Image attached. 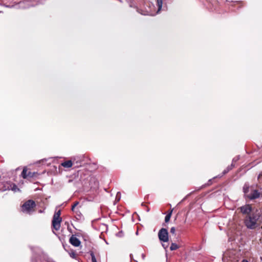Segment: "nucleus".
<instances>
[{"mask_svg":"<svg viewBox=\"0 0 262 262\" xmlns=\"http://www.w3.org/2000/svg\"><path fill=\"white\" fill-rule=\"evenodd\" d=\"M62 219L60 217L58 214H54L53 219L52 220V227L55 230H58L60 227V223L61 222Z\"/></svg>","mask_w":262,"mask_h":262,"instance_id":"nucleus-3","label":"nucleus"},{"mask_svg":"<svg viewBox=\"0 0 262 262\" xmlns=\"http://www.w3.org/2000/svg\"><path fill=\"white\" fill-rule=\"evenodd\" d=\"M163 4V0H157V5L158 6V10L157 13H158L161 10Z\"/></svg>","mask_w":262,"mask_h":262,"instance_id":"nucleus-12","label":"nucleus"},{"mask_svg":"<svg viewBox=\"0 0 262 262\" xmlns=\"http://www.w3.org/2000/svg\"><path fill=\"white\" fill-rule=\"evenodd\" d=\"M69 255L73 258H76V254L73 250H72L69 252Z\"/></svg>","mask_w":262,"mask_h":262,"instance_id":"nucleus-19","label":"nucleus"},{"mask_svg":"<svg viewBox=\"0 0 262 262\" xmlns=\"http://www.w3.org/2000/svg\"><path fill=\"white\" fill-rule=\"evenodd\" d=\"M35 203L34 201L29 200L26 201L22 206V211L25 213H29L35 207Z\"/></svg>","mask_w":262,"mask_h":262,"instance_id":"nucleus-2","label":"nucleus"},{"mask_svg":"<svg viewBox=\"0 0 262 262\" xmlns=\"http://www.w3.org/2000/svg\"><path fill=\"white\" fill-rule=\"evenodd\" d=\"M175 231H176V229H175L174 227H173L171 228V229H170V232L171 233L174 234Z\"/></svg>","mask_w":262,"mask_h":262,"instance_id":"nucleus-22","label":"nucleus"},{"mask_svg":"<svg viewBox=\"0 0 262 262\" xmlns=\"http://www.w3.org/2000/svg\"><path fill=\"white\" fill-rule=\"evenodd\" d=\"M141 256L143 259H145V255L144 254H142Z\"/></svg>","mask_w":262,"mask_h":262,"instance_id":"nucleus-24","label":"nucleus"},{"mask_svg":"<svg viewBox=\"0 0 262 262\" xmlns=\"http://www.w3.org/2000/svg\"><path fill=\"white\" fill-rule=\"evenodd\" d=\"M10 188L12 189L13 190L15 191L16 189H17V187L16 185H15V184H13V187H11L10 186Z\"/></svg>","mask_w":262,"mask_h":262,"instance_id":"nucleus-21","label":"nucleus"},{"mask_svg":"<svg viewBox=\"0 0 262 262\" xmlns=\"http://www.w3.org/2000/svg\"><path fill=\"white\" fill-rule=\"evenodd\" d=\"M56 214H58L59 216L60 215V210L58 211L56 213H55Z\"/></svg>","mask_w":262,"mask_h":262,"instance_id":"nucleus-25","label":"nucleus"},{"mask_svg":"<svg viewBox=\"0 0 262 262\" xmlns=\"http://www.w3.org/2000/svg\"><path fill=\"white\" fill-rule=\"evenodd\" d=\"M172 211L171 210V211L165 216V222L166 223H167V222H168L169 221L170 219L171 216Z\"/></svg>","mask_w":262,"mask_h":262,"instance_id":"nucleus-16","label":"nucleus"},{"mask_svg":"<svg viewBox=\"0 0 262 262\" xmlns=\"http://www.w3.org/2000/svg\"><path fill=\"white\" fill-rule=\"evenodd\" d=\"M178 248H179V246H178L177 244H176L175 243H172L170 247V249L171 251L176 250L178 249Z\"/></svg>","mask_w":262,"mask_h":262,"instance_id":"nucleus-15","label":"nucleus"},{"mask_svg":"<svg viewBox=\"0 0 262 262\" xmlns=\"http://www.w3.org/2000/svg\"><path fill=\"white\" fill-rule=\"evenodd\" d=\"M130 262H137V261L135 260H133V255L132 254H130Z\"/></svg>","mask_w":262,"mask_h":262,"instance_id":"nucleus-23","label":"nucleus"},{"mask_svg":"<svg viewBox=\"0 0 262 262\" xmlns=\"http://www.w3.org/2000/svg\"><path fill=\"white\" fill-rule=\"evenodd\" d=\"M36 172L29 171L27 174V178H33L35 176Z\"/></svg>","mask_w":262,"mask_h":262,"instance_id":"nucleus-17","label":"nucleus"},{"mask_svg":"<svg viewBox=\"0 0 262 262\" xmlns=\"http://www.w3.org/2000/svg\"><path fill=\"white\" fill-rule=\"evenodd\" d=\"M10 186H11L10 185V183H6L4 184V186L3 187L0 188V190L2 191H5L7 190L10 189Z\"/></svg>","mask_w":262,"mask_h":262,"instance_id":"nucleus-11","label":"nucleus"},{"mask_svg":"<svg viewBox=\"0 0 262 262\" xmlns=\"http://www.w3.org/2000/svg\"><path fill=\"white\" fill-rule=\"evenodd\" d=\"M242 262H249V261L246 259H243Z\"/></svg>","mask_w":262,"mask_h":262,"instance_id":"nucleus-28","label":"nucleus"},{"mask_svg":"<svg viewBox=\"0 0 262 262\" xmlns=\"http://www.w3.org/2000/svg\"><path fill=\"white\" fill-rule=\"evenodd\" d=\"M90 255L92 258V262H97L93 252H91Z\"/></svg>","mask_w":262,"mask_h":262,"instance_id":"nucleus-18","label":"nucleus"},{"mask_svg":"<svg viewBox=\"0 0 262 262\" xmlns=\"http://www.w3.org/2000/svg\"><path fill=\"white\" fill-rule=\"evenodd\" d=\"M69 242L70 244L74 247H78L81 244L79 239L75 235H72L71 236L69 239Z\"/></svg>","mask_w":262,"mask_h":262,"instance_id":"nucleus-7","label":"nucleus"},{"mask_svg":"<svg viewBox=\"0 0 262 262\" xmlns=\"http://www.w3.org/2000/svg\"><path fill=\"white\" fill-rule=\"evenodd\" d=\"M260 215L258 212H252L251 214L246 215L244 219V223L248 229H253L257 226V222Z\"/></svg>","mask_w":262,"mask_h":262,"instance_id":"nucleus-1","label":"nucleus"},{"mask_svg":"<svg viewBox=\"0 0 262 262\" xmlns=\"http://www.w3.org/2000/svg\"><path fill=\"white\" fill-rule=\"evenodd\" d=\"M158 237L160 241L167 242L169 239L167 230L165 228L161 229L158 232Z\"/></svg>","mask_w":262,"mask_h":262,"instance_id":"nucleus-4","label":"nucleus"},{"mask_svg":"<svg viewBox=\"0 0 262 262\" xmlns=\"http://www.w3.org/2000/svg\"><path fill=\"white\" fill-rule=\"evenodd\" d=\"M238 209L243 214L248 215V214H252V207L250 204H246L245 205L240 207Z\"/></svg>","mask_w":262,"mask_h":262,"instance_id":"nucleus-5","label":"nucleus"},{"mask_svg":"<svg viewBox=\"0 0 262 262\" xmlns=\"http://www.w3.org/2000/svg\"><path fill=\"white\" fill-rule=\"evenodd\" d=\"M249 186L247 184H245L243 187V192L244 193V196L247 199V195H249Z\"/></svg>","mask_w":262,"mask_h":262,"instance_id":"nucleus-10","label":"nucleus"},{"mask_svg":"<svg viewBox=\"0 0 262 262\" xmlns=\"http://www.w3.org/2000/svg\"><path fill=\"white\" fill-rule=\"evenodd\" d=\"M234 166V165L232 163L230 166H228L223 172V174H225L228 173L230 170H231L233 167Z\"/></svg>","mask_w":262,"mask_h":262,"instance_id":"nucleus-13","label":"nucleus"},{"mask_svg":"<svg viewBox=\"0 0 262 262\" xmlns=\"http://www.w3.org/2000/svg\"><path fill=\"white\" fill-rule=\"evenodd\" d=\"M237 160H238V159L234 158V159H233L232 162H236Z\"/></svg>","mask_w":262,"mask_h":262,"instance_id":"nucleus-27","label":"nucleus"},{"mask_svg":"<svg viewBox=\"0 0 262 262\" xmlns=\"http://www.w3.org/2000/svg\"><path fill=\"white\" fill-rule=\"evenodd\" d=\"M259 196L260 193L257 190L251 189V193H249V195H247V199H248L250 200H253L258 198Z\"/></svg>","mask_w":262,"mask_h":262,"instance_id":"nucleus-6","label":"nucleus"},{"mask_svg":"<svg viewBox=\"0 0 262 262\" xmlns=\"http://www.w3.org/2000/svg\"><path fill=\"white\" fill-rule=\"evenodd\" d=\"M78 204H79L78 202H76L74 203V204H73V205L72 207V211H73V212L75 211V208L78 205Z\"/></svg>","mask_w":262,"mask_h":262,"instance_id":"nucleus-20","label":"nucleus"},{"mask_svg":"<svg viewBox=\"0 0 262 262\" xmlns=\"http://www.w3.org/2000/svg\"><path fill=\"white\" fill-rule=\"evenodd\" d=\"M137 11H138L139 13H141V14H143V15H146V13H142V12H140L138 10H137Z\"/></svg>","mask_w":262,"mask_h":262,"instance_id":"nucleus-26","label":"nucleus"},{"mask_svg":"<svg viewBox=\"0 0 262 262\" xmlns=\"http://www.w3.org/2000/svg\"><path fill=\"white\" fill-rule=\"evenodd\" d=\"M27 169L26 168H24L23 170V171L21 172V177L24 179H27V174H28Z\"/></svg>","mask_w":262,"mask_h":262,"instance_id":"nucleus-14","label":"nucleus"},{"mask_svg":"<svg viewBox=\"0 0 262 262\" xmlns=\"http://www.w3.org/2000/svg\"><path fill=\"white\" fill-rule=\"evenodd\" d=\"M223 260L224 261V262H225V257H224L223 258Z\"/></svg>","mask_w":262,"mask_h":262,"instance_id":"nucleus-29","label":"nucleus"},{"mask_svg":"<svg viewBox=\"0 0 262 262\" xmlns=\"http://www.w3.org/2000/svg\"><path fill=\"white\" fill-rule=\"evenodd\" d=\"M18 7L21 9H26L29 8L31 6H35L34 4H31L29 1H24L18 3Z\"/></svg>","mask_w":262,"mask_h":262,"instance_id":"nucleus-8","label":"nucleus"},{"mask_svg":"<svg viewBox=\"0 0 262 262\" xmlns=\"http://www.w3.org/2000/svg\"><path fill=\"white\" fill-rule=\"evenodd\" d=\"M61 165L65 168H70L72 166L73 163L72 161L69 160L62 162Z\"/></svg>","mask_w":262,"mask_h":262,"instance_id":"nucleus-9","label":"nucleus"}]
</instances>
